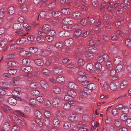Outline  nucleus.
Masks as SVG:
<instances>
[{
    "instance_id": "1",
    "label": "nucleus",
    "mask_w": 131,
    "mask_h": 131,
    "mask_svg": "<svg viewBox=\"0 0 131 131\" xmlns=\"http://www.w3.org/2000/svg\"><path fill=\"white\" fill-rule=\"evenodd\" d=\"M80 75L78 77L77 79L79 81L82 83L86 79V77L87 76L88 74L82 72H80Z\"/></svg>"
},
{
    "instance_id": "2",
    "label": "nucleus",
    "mask_w": 131,
    "mask_h": 131,
    "mask_svg": "<svg viewBox=\"0 0 131 131\" xmlns=\"http://www.w3.org/2000/svg\"><path fill=\"white\" fill-rule=\"evenodd\" d=\"M62 22L64 24L72 25L74 21L72 18L67 17L63 19Z\"/></svg>"
},
{
    "instance_id": "3",
    "label": "nucleus",
    "mask_w": 131,
    "mask_h": 131,
    "mask_svg": "<svg viewBox=\"0 0 131 131\" xmlns=\"http://www.w3.org/2000/svg\"><path fill=\"white\" fill-rule=\"evenodd\" d=\"M60 99L55 98L52 100V103L53 106L55 107H58L60 105Z\"/></svg>"
},
{
    "instance_id": "4",
    "label": "nucleus",
    "mask_w": 131,
    "mask_h": 131,
    "mask_svg": "<svg viewBox=\"0 0 131 131\" xmlns=\"http://www.w3.org/2000/svg\"><path fill=\"white\" fill-rule=\"evenodd\" d=\"M7 102L9 104L13 106L16 105L17 103L16 100L11 97L8 98Z\"/></svg>"
},
{
    "instance_id": "5",
    "label": "nucleus",
    "mask_w": 131,
    "mask_h": 131,
    "mask_svg": "<svg viewBox=\"0 0 131 131\" xmlns=\"http://www.w3.org/2000/svg\"><path fill=\"white\" fill-rule=\"evenodd\" d=\"M20 78L18 77H16L13 78L11 82V83L13 86L18 85L19 83Z\"/></svg>"
},
{
    "instance_id": "6",
    "label": "nucleus",
    "mask_w": 131,
    "mask_h": 131,
    "mask_svg": "<svg viewBox=\"0 0 131 131\" xmlns=\"http://www.w3.org/2000/svg\"><path fill=\"white\" fill-rule=\"evenodd\" d=\"M1 107L2 109L5 112H7L8 111H12L10 107L6 105H2Z\"/></svg>"
},
{
    "instance_id": "7",
    "label": "nucleus",
    "mask_w": 131,
    "mask_h": 131,
    "mask_svg": "<svg viewBox=\"0 0 131 131\" xmlns=\"http://www.w3.org/2000/svg\"><path fill=\"white\" fill-rule=\"evenodd\" d=\"M68 86L70 88L76 90H78V86L72 82H69L68 83Z\"/></svg>"
},
{
    "instance_id": "8",
    "label": "nucleus",
    "mask_w": 131,
    "mask_h": 131,
    "mask_svg": "<svg viewBox=\"0 0 131 131\" xmlns=\"http://www.w3.org/2000/svg\"><path fill=\"white\" fill-rule=\"evenodd\" d=\"M52 15L54 18H59L62 16L60 12L58 11H54L52 13Z\"/></svg>"
},
{
    "instance_id": "9",
    "label": "nucleus",
    "mask_w": 131,
    "mask_h": 131,
    "mask_svg": "<svg viewBox=\"0 0 131 131\" xmlns=\"http://www.w3.org/2000/svg\"><path fill=\"white\" fill-rule=\"evenodd\" d=\"M73 40L71 38H70L67 39L65 41H64V44L66 46H69L72 45L73 44Z\"/></svg>"
},
{
    "instance_id": "10",
    "label": "nucleus",
    "mask_w": 131,
    "mask_h": 131,
    "mask_svg": "<svg viewBox=\"0 0 131 131\" xmlns=\"http://www.w3.org/2000/svg\"><path fill=\"white\" fill-rule=\"evenodd\" d=\"M69 118L70 121L73 122L77 121L78 119V117L74 114H70L69 115Z\"/></svg>"
},
{
    "instance_id": "11",
    "label": "nucleus",
    "mask_w": 131,
    "mask_h": 131,
    "mask_svg": "<svg viewBox=\"0 0 131 131\" xmlns=\"http://www.w3.org/2000/svg\"><path fill=\"white\" fill-rule=\"evenodd\" d=\"M81 16L79 12H76L73 14L72 17L74 19H79Z\"/></svg>"
},
{
    "instance_id": "12",
    "label": "nucleus",
    "mask_w": 131,
    "mask_h": 131,
    "mask_svg": "<svg viewBox=\"0 0 131 131\" xmlns=\"http://www.w3.org/2000/svg\"><path fill=\"white\" fill-rule=\"evenodd\" d=\"M21 69L23 71L26 72H28L32 71L31 67L30 66L23 67Z\"/></svg>"
},
{
    "instance_id": "13",
    "label": "nucleus",
    "mask_w": 131,
    "mask_h": 131,
    "mask_svg": "<svg viewBox=\"0 0 131 131\" xmlns=\"http://www.w3.org/2000/svg\"><path fill=\"white\" fill-rule=\"evenodd\" d=\"M13 28L16 30H19L22 29L21 24L19 23L14 24L13 26Z\"/></svg>"
},
{
    "instance_id": "14",
    "label": "nucleus",
    "mask_w": 131,
    "mask_h": 131,
    "mask_svg": "<svg viewBox=\"0 0 131 131\" xmlns=\"http://www.w3.org/2000/svg\"><path fill=\"white\" fill-rule=\"evenodd\" d=\"M10 41L8 40L7 38L4 39L1 41L0 45L2 47H3L7 44L8 42Z\"/></svg>"
},
{
    "instance_id": "15",
    "label": "nucleus",
    "mask_w": 131,
    "mask_h": 131,
    "mask_svg": "<svg viewBox=\"0 0 131 131\" xmlns=\"http://www.w3.org/2000/svg\"><path fill=\"white\" fill-rule=\"evenodd\" d=\"M40 84L41 86L45 89H47L49 87L48 84L44 80H41L40 82Z\"/></svg>"
},
{
    "instance_id": "16",
    "label": "nucleus",
    "mask_w": 131,
    "mask_h": 131,
    "mask_svg": "<svg viewBox=\"0 0 131 131\" xmlns=\"http://www.w3.org/2000/svg\"><path fill=\"white\" fill-rule=\"evenodd\" d=\"M121 60L119 57H115L114 60V63L115 65L119 64L121 62Z\"/></svg>"
},
{
    "instance_id": "17",
    "label": "nucleus",
    "mask_w": 131,
    "mask_h": 131,
    "mask_svg": "<svg viewBox=\"0 0 131 131\" xmlns=\"http://www.w3.org/2000/svg\"><path fill=\"white\" fill-rule=\"evenodd\" d=\"M70 33L67 31H62L60 32L59 34V36L61 37L68 36L70 35Z\"/></svg>"
},
{
    "instance_id": "18",
    "label": "nucleus",
    "mask_w": 131,
    "mask_h": 131,
    "mask_svg": "<svg viewBox=\"0 0 131 131\" xmlns=\"http://www.w3.org/2000/svg\"><path fill=\"white\" fill-rule=\"evenodd\" d=\"M67 94L70 95L72 98L74 97L77 95L76 92L75 91L72 90H68Z\"/></svg>"
},
{
    "instance_id": "19",
    "label": "nucleus",
    "mask_w": 131,
    "mask_h": 131,
    "mask_svg": "<svg viewBox=\"0 0 131 131\" xmlns=\"http://www.w3.org/2000/svg\"><path fill=\"white\" fill-rule=\"evenodd\" d=\"M3 128L5 131L8 130L10 128V125L9 123L7 122L4 123L3 126Z\"/></svg>"
},
{
    "instance_id": "20",
    "label": "nucleus",
    "mask_w": 131,
    "mask_h": 131,
    "mask_svg": "<svg viewBox=\"0 0 131 131\" xmlns=\"http://www.w3.org/2000/svg\"><path fill=\"white\" fill-rule=\"evenodd\" d=\"M86 57L89 60L93 59L94 58V56L92 53L89 51H86L85 53Z\"/></svg>"
},
{
    "instance_id": "21",
    "label": "nucleus",
    "mask_w": 131,
    "mask_h": 131,
    "mask_svg": "<svg viewBox=\"0 0 131 131\" xmlns=\"http://www.w3.org/2000/svg\"><path fill=\"white\" fill-rule=\"evenodd\" d=\"M57 81L59 83H63L65 81L64 78L61 75H59L56 78Z\"/></svg>"
},
{
    "instance_id": "22",
    "label": "nucleus",
    "mask_w": 131,
    "mask_h": 131,
    "mask_svg": "<svg viewBox=\"0 0 131 131\" xmlns=\"http://www.w3.org/2000/svg\"><path fill=\"white\" fill-rule=\"evenodd\" d=\"M128 84V82L126 80L123 81L121 83L120 86L121 89H123L126 87Z\"/></svg>"
},
{
    "instance_id": "23",
    "label": "nucleus",
    "mask_w": 131,
    "mask_h": 131,
    "mask_svg": "<svg viewBox=\"0 0 131 131\" xmlns=\"http://www.w3.org/2000/svg\"><path fill=\"white\" fill-rule=\"evenodd\" d=\"M56 6V3L54 2H52L49 4L48 6V10H51L53 9Z\"/></svg>"
},
{
    "instance_id": "24",
    "label": "nucleus",
    "mask_w": 131,
    "mask_h": 131,
    "mask_svg": "<svg viewBox=\"0 0 131 131\" xmlns=\"http://www.w3.org/2000/svg\"><path fill=\"white\" fill-rule=\"evenodd\" d=\"M71 125L70 123L68 122H65L63 125V127L64 129L65 130L69 129L71 127Z\"/></svg>"
},
{
    "instance_id": "25",
    "label": "nucleus",
    "mask_w": 131,
    "mask_h": 131,
    "mask_svg": "<svg viewBox=\"0 0 131 131\" xmlns=\"http://www.w3.org/2000/svg\"><path fill=\"white\" fill-rule=\"evenodd\" d=\"M86 68L88 71L91 72L93 69V66L91 63H88L86 65Z\"/></svg>"
},
{
    "instance_id": "26",
    "label": "nucleus",
    "mask_w": 131,
    "mask_h": 131,
    "mask_svg": "<svg viewBox=\"0 0 131 131\" xmlns=\"http://www.w3.org/2000/svg\"><path fill=\"white\" fill-rule=\"evenodd\" d=\"M110 86L111 89L113 91H116L117 88L116 85L113 82H111L110 84Z\"/></svg>"
},
{
    "instance_id": "27",
    "label": "nucleus",
    "mask_w": 131,
    "mask_h": 131,
    "mask_svg": "<svg viewBox=\"0 0 131 131\" xmlns=\"http://www.w3.org/2000/svg\"><path fill=\"white\" fill-rule=\"evenodd\" d=\"M34 62L37 65L39 66H42L44 63L43 61L40 59H37L34 61Z\"/></svg>"
},
{
    "instance_id": "28",
    "label": "nucleus",
    "mask_w": 131,
    "mask_h": 131,
    "mask_svg": "<svg viewBox=\"0 0 131 131\" xmlns=\"http://www.w3.org/2000/svg\"><path fill=\"white\" fill-rule=\"evenodd\" d=\"M25 39L24 38L18 39L16 41V43L18 45L22 44L25 42Z\"/></svg>"
},
{
    "instance_id": "29",
    "label": "nucleus",
    "mask_w": 131,
    "mask_h": 131,
    "mask_svg": "<svg viewBox=\"0 0 131 131\" xmlns=\"http://www.w3.org/2000/svg\"><path fill=\"white\" fill-rule=\"evenodd\" d=\"M61 11L62 13L65 14H69L71 12V10L68 8H63L61 10Z\"/></svg>"
},
{
    "instance_id": "30",
    "label": "nucleus",
    "mask_w": 131,
    "mask_h": 131,
    "mask_svg": "<svg viewBox=\"0 0 131 131\" xmlns=\"http://www.w3.org/2000/svg\"><path fill=\"white\" fill-rule=\"evenodd\" d=\"M62 71L61 68L58 67L55 68L53 70V72L55 74H60Z\"/></svg>"
},
{
    "instance_id": "31",
    "label": "nucleus",
    "mask_w": 131,
    "mask_h": 131,
    "mask_svg": "<svg viewBox=\"0 0 131 131\" xmlns=\"http://www.w3.org/2000/svg\"><path fill=\"white\" fill-rule=\"evenodd\" d=\"M49 21L51 24L54 25H56L59 23V20L55 19H50Z\"/></svg>"
},
{
    "instance_id": "32",
    "label": "nucleus",
    "mask_w": 131,
    "mask_h": 131,
    "mask_svg": "<svg viewBox=\"0 0 131 131\" xmlns=\"http://www.w3.org/2000/svg\"><path fill=\"white\" fill-rule=\"evenodd\" d=\"M71 104L69 103H66L64 104L63 106V109L67 111L69 110L71 108Z\"/></svg>"
},
{
    "instance_id": "33",
    "label": "nucleus",
    "mask_w": 131,
    "mask_h": 131,
    "mask_svg": "<svg viewBox=\"0 0 131 131\" xmlns=\"http://www.w3.org/2000/svg\"><path fill=\"white\" fill-rule=\"evenodd\" d=\"M83 91L85 93V96H87V95L91 94L92 92V90L90 88H85L83 89Z\"/></svg>"
},
{
    "instance_id": "34",
    "label": "nucleus",
    "mask_w": 131,
    "mask_h": 131,
    "mask_svg": "<svg viewBox=\"0 0 131 131\" xmlns=\"http://www.w3.org/2000/svg\"><path fill=\"white\" fill-rule=\"evenodd\" d=\"M34 114L35 116L38 118H41L42 115L41 113L37 110L35 111Z\"/></svg>"
},
{
    "instance_id": "35",
    "label": "nucleus",
    "mask_w": 131,
    "mask_h": 131,
    "mask_svg": "<svg viewBox=\"0 0 131 131\" xmlns=\"http://www.w3.org/2000/svg\"><path fill=\"white\" fill-rule=\"evenodd\" d=\"M42 29L44 31H47L50 29L51 27L49 25L46 24L43 26Z\"/></svg>"
},
{
    "instance_id": "36",
    "label": "nucleus",
    "mask_w": 131,
    "mask_h": 131,
    "mask_svg": "<svg viewBox=\"0 0 131 131\" xmlns=\"http://www.w3.org/2000/svg\"><path fill=\"white\" fill-rule=\"evenodd\" d=\"M88 87L91 90H93L96 88V84L93 83H91L90 82Z\"/></svg>"
},
{
    "instance_id": "37",
    "label": "nucleus",
    "mask_w": 131,
    "mask_h": 131,
    "mask_svg": "<svg viewBox=\"0 0 131 131\" xmlns=\"http://www.w3.org/2000/svg\"><path fill=\"white\" fill-rule=\"evenodd\" d=\"M30 60L28 59H24L22 60V63L24 65H28L30 64Z\"/></svg>"
},
{
    "instance_id": "38",
    "label": "nucleus",
    "mask_w": 131,
    "mask_h": 131,
    "mask_svg": "<svg viewBox=\"0 0 131 131\" xmlns=\"http://www.w3.org/2000/svg\"><path fill=\"white\" fill-rule=\"evenodd\" d=\"M42 73L44 75H48L50 74L49 71L47 69H43L41 70Z\"/></svg>"
},
{
    "instance_id": "39",
    "label": "nucleus",
    "mask_w": 131,
    "mask_h": 131,
    "mask_svg": "<svg viewBox=\"0 0 131 131\" xmlns=\"http://www.w3.org/2000/svg\"><path fill=\"white\" fill-rule=\"evenodd\" d=\"M21 91V89L19 87L16 88L14 89V90L12 91V95H15V92L17 94H19L20 92Z\"/></svg>"
},
{
    "instance_id": "40",
    "label": "nucleus",
    "mask_w": 131,
    "mask_h": 131,
    "mask_svg": "<svg viewBox=\"0 0 131 131\" xmlns=\"http://www.w3.org/2000/svg\"><path fill=\"white\" fill-rule=\"evenodd\" d=\"M53 124L55 126L57 127L58 126L60 122L59 120L57 118H54L53 120Z\"/></svg>"
},
{
    "instance_id": "41",
    "label": "nucleus",
    "mask_w": 131,
    "mask_h": 131,
    "mask_svg": "<svg viewBox=\"0 0 131 131\" xmlns=\"http://www.w3.org/2000/svg\"><path fill=\"white\" fill-rule=\"evenodd\" d=\"M15 12L14 8L12 6H11L9 8L8 10V13L10 15L14 14Z\"/></svg>"
},
{
    "instance_id": "42",
    "label": "nucleus",
    "mask_w": 131,
    "mask_h": 131,
    "mask_svg": "<svg viewBox=\"0 0 131 131\" xmlns=\"http://www.w3.org/2000/svg\"><path fill=\"white\" fill-rule=\"evenodd\" d=\"M30 87L33 89H36L37 88L38 84L35 82H32L30 83Z\"/></svg>"
},
{
    "instance_id": "43",
    "label": "nucleus",
    "mask_w": 131,
    "mask_h": 131,
    "mask_svg": "<svg viewBox=\"0 0 131 131\" xmlns=\"http://www.w3.org/2000/svg\"><path fill=\"white\" fill-rule=\"evenodd\" d=\"M7 64L9 66L14 67L16 66L17 63L16 61H12L8 62Z\"/></svg>"
},
{
    "instance_id": "44",
    "label": "nucleus",
    "mask_w": 131,
    "mask_h": 131,
    "mask_svg": "<svg viewBox=\"0 0 131 131\" xmlns=\"http://www.w3.org/2000/svg\"><path fill=\"white\" fill-rule=\"evenodd\" d=\"M29 51L30 53H34L37 52V49L35 47H32L30 48L29 49Z\"/></svg>"
},
{
    "instance_id": "45",
    "label": "nucleus",
    "mask_w": 131,
    "mask_h": 131,
    "mask_svg": "<svg viewBox=\"0 0 131 131\" xmlns=\"http://www.w3.org/2000/svg\"><path fill=\"white\" fill-rule=\"evenodd\" d=\"M28 51L25 50H22L20 53L19 54L21 56H26L28 55Z\"/></svg>"
},
{
    "instance_id": "46",
    "label": "nucleus",
    "mask_w": 131,
    "mask_h": 131,
    "mask_svg": "<svg viewBox=\"0 0 131 131\" xmlns=\"http://www.w3.org/2000/svg\"><path fill=\"white\" fill-rule=\"evenodd\" d=\"M43 122L45 125L46 126H48L49 125L50 122L48 118L45 117L43 119Z\"/></svg>"
},
{
    "instance_id": "47",
    "label": "nucleus",
    "mask_w": 131,
    "mask_h": 131,
    "mask_svg": "<svg viewBox=\"0 0 131 131\" xmlns=\"http://www.w3.org/2000/svg\"><path fill=\"white\" fill-rule=\"evenodd\" d=\"M114 122L115 125L117 127L119 126L121 124L120 121L117 119H114Z\"/></svg>"
},
{
    "instance_id": "48",
    "label": "nucleus",
    "mask_w": 131,
    "mask_h": 131,
    "mask_svg": "<svg viewBox=\"0 0 131 131\" xmlns=\"http://www.w3.org/2000/svg\"><path fill=\"white\" fill-rule=\"evenodd\" d=\"M40 93V92L37 90H34L31 92V94L34 96H37Z\"/></svg>"
},
{
    "instance_id": "49",
    "label": "nucleus",
    "mask_w": 131,
    "mask_h": 131,
    "mask_svg": "<svg viewBox=\"0 0 131 131\" xmlns=\"http://www.w3.org/2000/svg\"><path fill=\"white\" fill-rule=\"evenodd\" d=\"M123 68L122 64H118L116 68V71L117 72H119L121 71Z\"/></svg>"
},
{
    "instance_id": "50",
    "label": "nucleus",
    "mask_w": 131,
    "mask_h": 131,
    "mask_svg": "<svg viewBox=\"0 0 131 131\" xmlns=\"http://www.w3.org/2000/svg\"><path fill=\"white\" fill-rule=\"evenodd\" d=\"M37 40L39 42L42 43L45 41V40L42 37H40V36H37L36 38Z\"/></svg>"
},
{
    "instance_id": "51",
    "label": "nucleus",
    "mask_w": 131,
    "mask_h": 131,
    "mask_svg": "<svg viewBox=\"0 0 131 131\" xmlns=\"http://www.w3.org/2000/svg\"><path fill=\"white\" fill-rule=\"evenodd\" d=\"M40 16L42 18H46L47 15V13L45 11H42L39 13Z\"/></svg>"
},
{
    "instance_id": "52",
    "label": "nucleus",
    "mask_w": 131,
    "mask_h": 131,
    "mask_svg": "<svg viewBox=\"0 0 131 131\" xmlns=\"http://www.w3.org/2000/svg\"><path fill=\"white\" fill-rule=\"evenodd\" d=\"M23 27L27 31H29L31 28V26H29L26 23H24L23 24Z\"/></svg>"
},
{
    "instance_id": "53",
    "label": "nucleus",
    "mask_w": 131,
    "mask_h": 131,
    "mask_svg": "<svg viewBox=\"0 0 131 131\" xmlns=\"http://www.w3.org/2000/svg\"><path fill=\"white\" fill-rule=\"evenodd\" d=\"M37 101L34 98H31L29 100V102L31 104V105L33 106L37 104Z\"/></svg>"
},
{
    "instance_id": "54",
    "label": "nucleus",
    "mask_w": 131,
    "mask_h": 131,
    "mask_svg": "<svg viewBox=\"0 0 131 131\" xmlns=\"http://www.w3.org/2000/svg\"><path fill=\"white\" fill-rule=\"evenodd\" d=\"M17 72L16 69H9L8 71V73L10 74L13 75L15 74Z\"/></svg>"
},
{
    "instance_id": "55",
    "label": "nucleus",
    "mask_w": 131,
    "mask_h": 131,
    "mask_svg": "<svg viewBox=\"0 0 131 131\" xmlns=\"http://www.w3.org/2000/svg\"><path fill=\"white\" fill-rule=\"evenodd\" d=\"M122 112L125 114H127L129 112L128 108L126 106H124L122 108Z\"/></svg>"
},
{
    "instance_id": "56",
    "label": "nucleus",
    "mask_w": 131,
    "mask_h": 131,
    "mask_svg": "<svg viewBox=\"0 0 131 131\" xmlns=\"http://www.w3.org/2000/svg\"><path fill=\"white\" fill-rule=\"evenodd\" d=\"M45 106L47 108H49L51 106V104L50 102L47 99L45 100Z\"/></svg>"
},
{
    "instance_id": "57",
    "label": "nucleus",
    "mask_w": 131,
    "mask_h": 131,
    "mask_svg": "<svg viewBox=\"0 0 131 131\" xmlns=\"http://www.w3.org/2000/svg\"><path fill=\"white\" fill-rule=\"evenodd\" d=\"M113 26V24L110 22H108L105 24L106 27L108 29H111L112 27Z\"/></svg>"
},
{
    "instance_id": "58",
    "label": "nucleus",
    "mask_w": 131,
    "mask_h": 131,
    "mask_svg": "<svg viewBox=\"0 0 131 131\" xmlns=\"http://www.w3.org/2000/svg\"><path fill=\"white\" fill-rule=\"evenodd\" d=\"M95 67L96 69L99 70L102 68V66L100 63H97L95 64Z\"/></svg>"
},
{
    "instance_id": "59",
    "label": "nucleus",
    "mask_w": 131,
    "mask_h": 131,
    "mask_svg": "<svg viewBox=\"0 0 131 131\" xmlns=\"http://www.w3.org/2000/svg\"><path fill=\"white\" fill-rule=\"evenodd\" d=\"M54 46L57 48L62 49L63 45L60 42H59L56 43L54 45Z\"/></svg>"
},
{
    "instance_id": "60",
    "label": "nucleus",
    "mask_w": 131,
    "mask_h": 131,
    "mask_svg": "<svg viewBox=\"0 0 131 131\" xmlns=\"http://www.w3.org/2000/svg\"><path fill=\"white\" fill-rule=\"evenodd\" d=\"M91 2L92 5L94 7H96L99 5V4L97 0H92Z\"/></svg>"
},
{
    "instance_id": "61",
    "label": "nucleus",
    "mask_w": 131,
    "mask_h": 131,
    "mask_svg": "<svg viewBox=\"0 0 131 131\" xmlns=\"http://www.w3.org/2000/svg\"><path fill=\"white\" fill-rule=\"evenodd\" d=\"M81 32L80 30H77L74 33V35L76 37H78L79 36L81 35Z\"/></svg>"
},
{
    "instance_id": "62",
    "label": "nucleus",
    "mask_w": 131,
    "mask_h": 131,
    "mask_svg": "<svg viewBox=\"0 0 131 131\" xmlns=\"http://www.w3.org/2000/svg\"><path fill=\"white\" fill-rule=\"evenodd\" d=\"M35 36L30 35L27 37V40L29 41H33L35 39Z\"/></svg>"
},
{
    "instance_id": "63",
    "label": "nucleus",
    "mask_w": 131,
    "mask_h": 131,
    "mask_svg": "<svg viewBox=\"0 0 131 131\" xmlns=\"http://www.w3.org/2000/svg\"><path fill=\"white\" fill-rule=\"evenodd\" d=\"M53 90L55 93L57 94H59L61 91V90L57 86H55L54 87Z\"/></svg>"
},
{
    "instance_id": "64",
    "label": "nucleus",
    "mask_w": 131,
    "mask_h": 131,
    "mask_svg": "<svg viewBox=\"0 0 131 131\" xmlns=\"http://www.w3.org/2000/svg\"><path fill=\"white\" fill-rule=\"evenodd\" d=\"M20 129L19 127L17 125L14 126L12 129V131H19Z\"/></svg>"
}]
</instances>
